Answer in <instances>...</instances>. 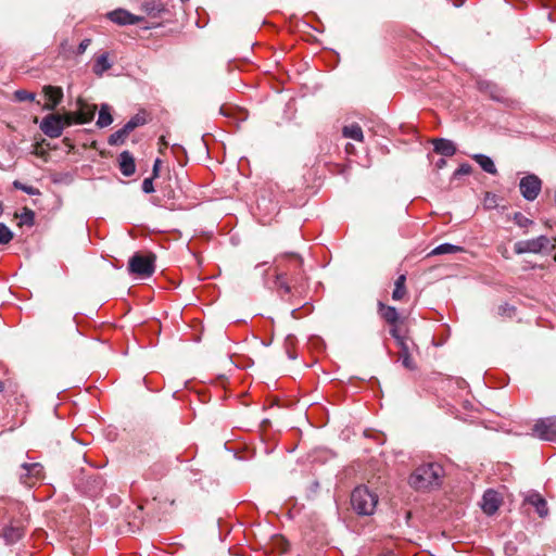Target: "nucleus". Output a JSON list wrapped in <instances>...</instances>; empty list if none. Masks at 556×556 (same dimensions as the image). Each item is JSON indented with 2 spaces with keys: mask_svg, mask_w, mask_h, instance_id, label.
<instances>
[{
  "mask_svg": "<svg viewBox=\"0 0 556 556\" xmlns=\"http://www.w3.org/2000/svg\"><path fill=\"white\" fill-rule=\"evenodd\" d=\"M17 502L0 500V534L8 544H14L24 535L27 516Z\"/></svg>",
  "mask_w": 556,
  "mask_h": 556,
  "instance_id": "1",
  "label": "nucleus"
},
{
  "mask_svg": "<svg viewBox=\"0 0 556 556\" xmlns=\"http://www.w3.org/2000/svg\"><path fill=\"white\" fill-rule=\"evenodd\" d=\"M443 477V468L437 463L424 464L409 476V484L417 491L439 486Z\"/></svg>",
  "mask_w": 556,
  "mask_h": 556,
  "instance_id": "2",
  "label": "nucleus"
},
{
  "mask_svg": "<svg viewBox=\"0 0 556 556\" xmlns=\"http://www.w3.org/2000/svg\"><path fill=\"white\" fill-rule=\"evenodd\" d=\"M286 257L289 260L290 263V270H291V282L293 286L291 287L287 279V271H280L276 276L275 280V288L279 292L281 296L289 294L291 292V289H298V287L302 286V281L304 279L303 277V260L299 254L295 253H289L286 254Z\"/></svg>",
  "mask_w": 556,
  "mask_h": 556,
  "instance_id": "3",
  "label": "nucleus"
},
{
  "mask_svg": "<svg viewBox=\"0 0 556 556\" xmlns=\"http://www.w3.org/2000/svg\"><path fill=\"white\" fill-rule=\"evenodd\" d=\"M378 501L377 493L369 490L366 485L356 486L351 494L352 508L361 516L374 515Z\"/></svg>",
  "mask_w": 556,
  "mask_h": 556,
  "instance_id": "4",
  "label": "nucleus"
},
{
  "mask_svg": "<svg viewBox=\"0 0 556 556\" xmlns=\"http://www.w3.org/2000/svg\"><path fill=\"white\" fill-rule=\"evenodd\" d=\"M556 249V239L541 235L533 239L520 240L514 244L516 254L526 253H551Z\"/></svg>",
  "mask_w": 556,
  "mask_h": 556,
  "instance_id": "5",
  "label": "nucleus"
},
{
  "mask_svg": "<svg viewBox=\"0 0 556 556\" xmlns=\"http://www.w3.org/2000/svg\"><path fill=\"white\" fill-rule=\"evenodd\" d=\"M128 271L140 278H149L155 271V255L153 253H135L128 262Z\"/></svg>",
  "mask_w": 556,
  "mask_h": 556,
  "instance_id": "6",
  "label": "nucleus"
},
{
  "mask_svg": "<svg viewBox=\"0 0 556 556\" xmlns=\"http://www.w3.org/2000/svg\"><path fill=\"white\" fill-rule=\"evenodd\" d=\"M519 190L527 201H534L542 190V180L534 174H527L519 181Z\"/></svg>",
  "mask_w": 556,
  "mask_h": 556,
  "instance_id": "7",
  "label": "nucleus"
},
{
  "mask_svg": "<svg viewBox=\"0 0 556 556\" xmlns=\"http://www.w3.org/2000/svg\"><path fill=\"white\" fill-rule=\"evenodd\" d=\"M40 129L49 138L61 137L64 130V119L60 114H48L40 123Z\"/></svg>",
  "mask_w": 556,
  "mask_h": 556,
  "instance_id": "8",
  "label": "nucleus"
},
{
  "mask_svg": "<svg viewBox=\"0 0 556 556\" xmlns=\"http://www.w3.org/2000/svg\"><path fill=\"white\" fill-rule=\"evenodd\" d=\"M75 484L77 489H79L86 495L96 497L102 491L103 479L98 473H92L86 476L85 478L78 479Z\"/></svg>",
  "mask_w": 556,
  "mask_h": 556,
  "instance_id": "9",
  "label": "nucleus"
},
{
  "mask_svg": "<svg viewBox=\"0 0 556 556\" xmlns=\"http://www.w3.org/2000/svg\"><path fill=\"white\" fill-rule=\"evenodd\" d=\"M533 434L545 441H556V417L538 420L532 429Z\"/></svg>",
  "mask_w": 556,
  "mask_h": 556,
  "instance_id": "10",
  "label": "nucleus"
},
{
  "mask_svg": "<svg viewBox=\"0 0 556 556\" xmlns=\"http://www.w3.org/2000/svg\"><path fill=\"white\" fill-rule=\"evenodd\" d=\"M396 346L399 348V359L402 365L408 370H414L416 364L413 359V352L417 350L415 342L410 338H406L396 343Z\"/></svg>",
  "mask_w": 556,
  "mask_h": 556,
  "instance_id": "11",
  "label": "nucleus"
},
{
  "mask_svg": "<svg viewBox=\"0 0 556 556\" xmlns=\"http://www.w3.org/2000/svg\"><path fill=\"white\" fill-rule=\"evenodd\" d=\"M42 478L43 467L39 463H25L21 466L20 480L22 483L31 485Z\"/></svg>",
  "mask_w": 556,
  "mask_h": 556,
  "instance_id": "12",
  "label": "nucleus"
},
{
  "mask_svg": "<svg viewBox=\"0 0 556 556\" xmlns=\"http://www.w3.org/2000/svg\"><path fill=\"white\" fill-rule=\"evenodd\" d=\"M508 496L505 485H500L496 490L489 489V517L495 514L501 506L505 504Z\"/></svg>",
  "mask_w": 556,
  "mask_h": 556,
  "instance_id": "13",
  "label": "nucleus"
},
{
  "mask_svg": "<svg viewBox=\"0 0 556 556\" xmlns=\"http://www.w3.org/2000/svg\"><path fill=\"white\" fill-rule=\"evenodd\" d=\"M108 17L118 25H136L142 21V17L131 14L124 9H117L108 13Z\"/></svg>",
  "mask_w": 556,
  "mask_h": 556,
  "instance_id": "14",
  "label": "nucleus"
},
{
  "mask_svg": "<svg viewBox=\"0 0 556 556\" xmlns=\"http://www.w3.org/2000/svg\"><path fill=\"white\" fill-rule=\"evenodd\" d=\"M43 93L47 98V103L43 105V110L53 111L63 100V90L61 87L45 86Z\"/></svg>",
  "mask_w": 556,
  "mask_h": 556,
  "instance_id": "15",
  "label": "nucleus"
},
{
  "mask_svg": "<svg viewBox=\"0 0 556 556\" xmlns=\"http://www.w3.org/2000/svg\"><path fill=\"white\" fill-rule=\"evenodd\" d=\"M97 111V105L89 104L84 100L79 99L77 101V112H76V123L77 124H87L91 122L94 117Z\"/></svg>",
  "mask_w": 556,
  "mask_h": 556,
  "instance_id": "16",
  "label": "nucleus"
},
{
  "mask_svg": "<svg viewBox=\"0 0 556 556\" xmlns=\"http://www.w3.org/2000/svg\"><path fill=\"white\" fill-rule=\"evenodd\" d=\"M118 166L121 173L130 177L136 172V164L132 154L129 151H123L118 156Z\"/></svg>",
  "mask_w": 556,
  "mask_h": 556,
  "instance_id": "17",
  "label": "nucleus"
},
{
  "mask_svg": "<svg viewBox=\"0 0 556 556\" xmlns=\"http://www.w3.org/2000/svg\"><path fill=\"white\" fill-rule=\"evenodd\" d=\"M526 503L535 508V511L540 517H546L548 514L547 503L541 496V494L536 492H532L527 495Z\"/></svg>",
  "mask_w": 556,
  "mask_h": 556,
  "instance_id": "18",
  "label": "nucleus"
},
{
  "mask_svg": "<svg viewBox=\"0 0 556 556\" xmlns=\"http://www.w3.org/2000/svg\"><path fill=\"white\" fill-rule=\"evenodd\" d=\"M433 151L442 156H452L456 152L453 141L444 138L433 139Z\"/></svg>",
  "mask_w": 556,
  "mask_h": 556,
  "instance_id": "19",
  "label": "nucleus"
},
{
  "mask_svg": "<svg viewBox=\"0 0 556 556\" xmlns=\"http://www.w3.org/2000/svg\"><path fill=\"white\" fill-rule=\"evenodd\" d=\"M378 312L380 316L388 324H399L400 316L395 307L383 304L382 302L378 303Z\"/></svg>",
  "mask_w": 556,
  "mask_h": 556,
  "instance_id": "20",
  "label": "nucleus"
},
{
  "mask_svg": "<svg viewBox=\"0 0 556 556\" xmlns=\"http://www.w3.org/2000/svg\"><path fill=\"white\" fill-rule=\"evenodd\" d=\"M112 67L108 53H102L94 59L92 71L97 76H102L104 72Z\"/></svg>",
  "mask_w": 556,
  "mask_h": 556,
  "instance_id": "21",
  "label": "nucleus"
},
{
  "mask_svg": "<svg viewBox=\"0 0 556 556\" xmlns=\"http://www.w3.org/2000/svg\"><path fill=\"white\" fill-rule=\"evenodd\" d=\"M342 134L345 138H350L359 142L364 140L363 129L358 124L355 123L344 126Z\"/></svg>",
  "mask_w": 556,
  "mask_h": 556,
  "instance_id": "22",
  "label": "nucleus"
},
{
  "mask_svg": "<svg viewBox=\"0 0 556 556\" xmlns=\"http://www.w3.org/2000/svg\"><path fill=\"white\" fill-rule=\"evenodd\" d=\"M405 282H406V276L405 275H400L396 278L395 283H394V290L392 292V299L394 301H401L406 295Z\"/></svg>",
  "mask_w": 556,
  "mask_h": 556,
  "instance_id": "23",
  "label": "nucleus"
},
{
  "mask_svg": "<svg viewBox=\"0 0 556 556\" xmlns=\"http://www.w3.org/2000/svg\"><path fill=\"white\" fill-rule=\"evenodd\" d=\"M113 122V117L111 114V108L109 104H102L99 111V117L97 121V125L100 128L108 127Z\"/></svg>",
  "mask_w": 556,
  "mask_h": 556,
  "instance_id": "24",
  "label": "nucleus"
},
{
  "mask_svg": "<svg viewBox=\"0 0 556 556\" xmlns=\"http://www.w3.org/2000/svg\"><path fill=\"white\" fill-rule=\"evenodd\" d=\"M129 134H130V131L124 125L121 129H118L110 135V137L108 139V143L110 146H119L125 142V140Z\"/></svg>",
  "mask_w": 556,
  "mask_h": 556,
  "instance_id": "25",
  "label": "nucleus"
},
{
  "mask_svg": "<svg viewBox=\"0 0 556 556\" xmlns=\"http://www.w3.org/2000/svg\"><path fill=\"white\" fill-rule=\"evenodd\" d=\"M462 248L451 243H442L434 248L429 255H442V254H454L460 252Z\"/></svg>",
  "mask_w": 556,
  "mask_h": 556,
  "instance_id": "26",
  "label": "nucleus"
},
{
  "mask_svg": "<svg viewBox=\"0 0 556 556\" xmlns=\"http://www.w3.org/2000/svg\"><path fill=\"white\" fill-rule=\"evenodd\" d=\"M514 223L519 226L520 228L528 229L529 227L534 226V222L527 216H525L520 212H516L513 217ZM528 230L523 231V235H526Z\"/></svg>",
  "mask_w": 556,
  "mask_h": 556,
  "instance_id": "27",
  "label": "nucleus"
},
{
  "mask_svg": "<svg viewBox=\"0 0 556 556\" xmlns=\"http://www.w3.org/2000/svg\"><path fill=\"white\" fill-rule=\"evenodd\" d=\"M146 118L144 116L140 115V114H136L135 116H132L126 124L125 126L127 127V129L131 132L134 131L137 127L139 126H142L146 124Z\"/></svg>",
  "mask_w": 556,
  "mask_h": 556,
  "instance_id": "28",
  "label": "nucleus"
},
{
  "mask_svg": "<svg viewBox=\"0 0 556 556\" xmlns=\"http://www.w3.org/2000/svg\"><path fill=\"white\" fill-rule=\"evenodd\" d=\"M167 471V468L162 463H155L150 467V475L153 479H161Z\"/></svg>",
  "mask_w": 556,
  "mask_h": 556,
  "instance_id": "29",
  "label": "nucleus"
},
{
  "mask_svg": "<svg viewBox=\"0 0 556 556\" xmlns=\"http://www.w3.org/2000/svg\"><path fill=\"white\" fill-rule=\"evenodd\" d=\"M14 98L16 101H35L36 94L34 92H29L25 89H18L14 92Z\"/></svg>",
  "mask_w": 556,
  "mask_h": 556,
  "instance_id": "30",
  "label": "nucleus"
},
{
  "mask_svg": "<svg viewBox=\"0 0 556 556\" xmlns=\"http://www.w3.org/2000/svg\"><path fill=\"white\" fill-rule=\"evenodd\" d=\"M13 239V232L4 225L0 224V244H8Z\"/></svg>",
  "mask_w": 556,
  "mask_h": 556,
  "instance_id": "31",
  "label": "nucleus"
},
{
  "mask_svg": "<svg viewBox=\"0 0 556 556\" xmlns=\"http://www.w3.org/2000/svg\"><path fill=\"white\" fill-rule=\"evenodd\" d=\"M13 187L15 189H18V190H22L24 191L25 193L29 194V195H36V194H39V190L33 186H27V185H24L23 182L18 181V180H15L13 182Z\"/></svg>",
  "mask_w": 556,
  "mask_h": 556,
  "instance_id": "32",
  "label": "nucleus"
},
{
  "mask_svg": "<svg viewBox=\"0 0 556 556\" xmlns=\"http://www.w3.org/2000/svg\"><path fill=\"white\" fill-rule=\"evenodd\" d=\"M389 325L391 326L390 334L395 340V343H399V342H401V340H405L406 338H408L407 336H404L401 333V331L399 329V324H389Z\"/></svg>",
  "mask_w": 556,
  "mask_h": 556,
  "instance_id": "33",
  "label": "nucleus"
},
{
  "mask_svg": "<svg viewBox=\"0 0 556 556\" xmlns=\"http://www.w3.org/2000/svg\"><path fill=\"white\" fill-rule=\"evenodd\" d=\"M153 178L149 177L142 181V191L146 193H152L154 191Z\"/></svg>",
  "mask_w": 556,
  "mask_h": 556,
  "instance_id": "34",
  "label": "nucleus"
},
{
  "mask_svg": "<svg viewBox=\"0 0 556 556\" xmlns=\"http://www.w3.org/2000/svg\"><path fill=\"white\" fill-rule=\"evenodd\" d=\"M76 117V113H67L65 115H62V118L64 119V128L72 126L73 124H77Z\"/></svg>",
  "mask_w": 556,
  "mask_h": 556,
  "instance_id": "35",
  "label": "nucleus"
},
{
  "mask_svg": "<svg viewBox=\"0 0 556 556\" xmlns=\"http://www.w3.org/2000/svg\"><path fill=\"white\" fill-rule=\"evenodd\" d=\"M471 172L469 164H462L454 173L455 176L468 175Z\"/></svg>",
  "mask_w": 556,
  "mask_h": 556,
  "instance_id": "36",
  "label": "nucleus"
},
{
  "mask_svg": "<svg viewBox=\"0 0 556 556\" xmlns=\"http://www.w3.org/2000/svg\"><path fill=\"white\" fill-rule=\"evenodd\" d=\"M500 314L501 315H507V316H511L513 313L515 312V307L514 306H510L508 304H505V305H502L500 306Z\"/></svg>",
  "mask_w": 556,
  "mask_h": 556,
  "instance_id": "37",
  "label": "nucleus"
},
{
  "mask_svg": "<svg viewBox=\"0 0 556 556\" xmlns=\"http://www.w3.org/2000/svg\"><path fill=\"white\" fill-rule=\"evenodd\" d=\"M475 160L479 163L481 168L486 172V155L477 154V155H475Z\"/></svg>",
  "mask_w": 556,
  "mask_h": 556,
  "instance_id": "38",
  "label": "nucleus"
},
{
  "mask_svg": "<svg viewBox=\"0 0 556 556\" xmlns=\"http://www.w3.org/2000/svg\"><path fill=\"white\" fill-rule=\"evenodd\" d=\"M90 42H91V40H90V39H88V38H87V39H84V40L79 43V46H78V48H77V54H83V53L87 50V48L89 47Z\"/></svg>",
  "mask_w": 556,
  "mask_h": 556,
  "instance_id": "39",
  "label": "nucleus"
},
{
  "mask_svg": "<svg viewBox=\"0 0 556 556\" xmlns=\"http://www.w3.org/2000/svg\"><path fill=\"white\" fill-rule=\"evenodd\" d=\"M450 383H455L462 390H465V388H466V382L463 379H458V378L457 379H451Z\"/></svg>",
  "mask_w": 556,
  "mask_h": 556,
  "instance_id": "40",
  "label": "nucleus"
},
{
  "mask_svg": "<svg viewBox=\"0 0 556 556\" xmlns=\"http://www.w3.org/2000/svg\"><path fill=\"white\" fill-rule=\"evenodd\" d=\"M479 505H480L481 509L484 513H486V507H488V504H486V491L482 494Z\"/></svg>",
  "mask_w": 556,
  "mask_h": 556,
  "instance_id": "41",
  "label": "nucleus"
},
{
  "mask_svg": "<svg viewBox=\"0 0 556 556\" xmlns=\"http://www.w3.org/2000/svg\"><path fill=\"white\" fill-rule=\"evenodd\" d=\"M445 165H446V161H445V159H444V157H440V159L434 163V166H435L438 169L443 168Z\"/></svg>",
  "mask_w": 556,
  "mask_h": 556,
  "instance_id": "42",
  "label": "nucleus"
},
{
  "mask_svg": "<svg viewBox=\"0 0 556 556\" xmlns=\"http://www.w3.org/2000/svg\"><path fill=\"white\" fill-rule=\"evenodd\" d=\"M497 251L505 257V258H509V255H508V250L506 247H503V245H500L497 248Z\"/></svg>",
  "mask_w": 556,
  "mask_h": 556,
  "instance_id": "43",
  "label": "nucleus"
},
{
  "mask_svg": "<svg viewBox=\"0 0 556 556\" xmlns=\"http://www.w3.org/2000/svg\"><path fill=\"white\" fill-rule=\"evenodd\" d=\"M161 160L156 159L153 165V177L157 176Z\"/></svg>",
  "mask_w": 556,
  "mask_h": 556,
  "instance_id": "44",
  "label": "nucleus"
},
{
  "mask_svg": "<svg viewBox=\"0 0 556 556\" xmlns=\"http://www.w3.org/2000/svg\"><path fill=\"white\" fill-rule=\"evenodd\" d=\"M496 168L494 162L489 157V174H495Z\"/></svg>",
  "mask_w": 556,
  "mask_h": 556,
  "instance_id": "45",
  "label": "nucleus"
},
{
  "mask_svg": "<svg viewBox=\"0 0 556 556\" xmlns=\"http://www.w3.org/2000/svg\"><path fill=\"white\" fill-rule=\"evenodd\" d=\"M488 88H489V89H491V85H490V84L488 85ZM489 97H490V98H493V99L498 100V98H497V97H495V96H493V94L491 93V90H489Z\"/></svg>",
  "mask_w": 556,
  "mask_h": 556,
  "instance_id": "46",
  "label": "nucleus"
},
{
  "mask_svg": "<svg viewBox=\"0 0 556 556\" xmlns=\"http://www.w3.org/2000/svg\"><path fill=\"white\" fill-rule=\"evenodd\" d=\"M160 142L162 143V146H166L167 143L164 141V137H161L160 138Z\"/></svg>",
  "mask_w": 556,
  "mask_h": 556,
  "instance_id": "47",
  "label": "nucleus"
},
{
  "mask_svg": "<svg viewBox=\"0 0 556 556\" xmlns=\"http://www.w3.org/2000/svg\"><path fill=\"white\" fill-rule=\"evenodd\" d=\"M4 390V384L2 381H0V392H2Z\"/></svg>",
  "mask_w": 556,
  "mask_h": 556,
  "instance_id": "48",
  "label": "nucleus"
}]
</instances>
